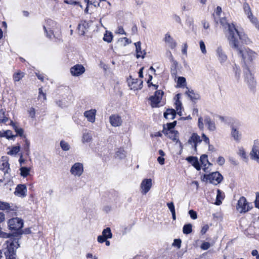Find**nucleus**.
Here are the masks:
<instances>
[{"label": "nucleus", "instance_id": "58836bf2", "mask_svg": "<svg viewBox=\"0 0 259 259\" xmlns=\"http://www.w3.org/2000/svg\"><path fill=\"white\" fill-rule=\"evenodd\" d=\"M11 125H12L13 128L17 133V135H19L21 137L23 136L24 131L22 128L18 127L12 121H11Z\"/></svg>", "mask_w": 259, "mask_h": 259}, {"label": "nucleus", "instance_id": "aec40b11", "mask_svg": "<svg viewBox=\"0 0 259 259\" xmlns=\"http://www.w3.org/2000/svg\"><path fill=\"white\" fill-rule=\"evenodd\" d=\"M27 189L25 185H18L16 188L15 194L16 195L24 197L26 196Z\"/></svg>", "mask_w": 259, "mask_h": 259}, {"label": "nucleus", "instance_id": "c03bdc74", "mask_svg": "<svg viewBox=\"0 0 259 259\" xmlns=\"http://www.w3.org/2000/svg\"><path fill=\"white\" fill-rule=\"evenodd\" d=\"M60 145L62 149L64 151H68L70 148V145L68 143L63 140L61 141Z\"/></svg>", "mask_w": 259, "mask_h": 259}, {"label": "nucleus", "instance_id": "f257e3e1", "mask_svg": "<svg viewBox=\"0 0 259 259\" xmlns=\"http://www.w3.org/2000/svg\"><path fill=\"white\" fill-rule=\"evenodd\" d=\"M220 23L228 39L229 44L237 47L236 39L239 38L242 43L247 44L249 41L247 35L243 32L239 31L233 23L228 22L225 18L220 19Z\"/></svg>", "mask_w": 259, "mask_h": 259}, {"label": "nucleus", "instance_id": "de8ad7c7", "mask_svg": "<svg viewBox=\"0 0 259 259\" xmlns=\"http://www.w3.org/2000/svg\"><path fill=\"white\" fill-rule=\"evenodd\" d=\"M186 80L184 77H179L178 79V85L179 87H183L186 84Z\"/></svg>", "mask_w": 259, "mask_h": 259}, {"label": "nucleus", "instance_id": "bb28decb", "mask_svg": "<svg viewBox=\"0 0 259 259\" xmlns=\"http://www.w3.org/2000/svg\"><path fill=\"white\" fill-rule=\"evenodd\" d=\"M135 45L136 47L137 58H139L140 57H142V58H144L145 57V55L146 54V53L145 52H144L143 54L142 53L141 47V42H137L135 43Z\"/></svg>", "mask_w": 259, "mask_h": 259}, {"label": "nucleus", "instance_id": "4468645a", "mask_svg": "<svg viewBox=\"0 0 259 259\" xmlns=\"http://www.w3.org/2000/svg\"><path fill=\"white\" fill-rule=\"evenodd\" d=\"M110 123L114 127L119 126L122 124V120L120 116L117 114H113L109 117Z\"/></svg>", "mask_w": 259, "mask_h": 259}, {"label": "nucleus", "instance_id": "13d9d810", "mask_svg": "<svg viewBox=\"0 0 259 259\" xmlns=\"http://www.w3.org/2000/svg\"><path fill=\"white\" fill-rule=\"evenodd\" d=\"M198 126L200 130H203L204 128V124L203 122V118L200 117L198 120Z\"/></svg>", "mask_w": 259, "mask_h": 259}, {"label": "nucleus", "instance_id": "c9c22d12", "mask_svg": "<svg viewBox=\"0 0 259 259\" xmlns=\"http://www.w3.org/2000/svg\"><path fill=\"white\" fill-rule=\"evenodd\" d=\"M113 34L112 32L106 31L104 35L103 40L108 43L111 42L113 39Z\"/></svg>", "mask_w": 259, "mask_h": 259}, {"label": "nucleus", "instance_id": "37998d69", "mask_svg": "<svg viewBox=\"0 0 259 259\" xmlns=\"http://www.w3.org/2000/svg\"><path fill=\"white\" fill-rule=\"evenodd\" d=\"M126 152L123 149H119L116 152V157L119 159H123L125 157Z\"/></svg>", "mask_w": 259, "mask_h": 259}, {"label": "nucleus", "instance_id": "4c0bfd02", "mask_svg": "<svg viewBox=\"0 0 259 259\" xmlns=\"http://www.w3.org/2000/svg\"><path fill=\"white\" fill-rule=\"evenodd\" d=\"M20 150V146H13L11 150L8 152V154L10 155H16Z\"/></svg>", "mask_w": 259, "mask_h": 259}, {"label": "nucleus", "instance_id": "2eb2a0df", "mask_svg": "<svg viewBox=\"0 0 259 259\" xmlns=\"http://www.w3.org/2000/svg\"><path fill=\"white\" fill-rule=\"evenodd\" d=\"M243 67L245 80L247 83L253 85L254 83V78L252 73H251L249 66Z\"/></svg>", "mask_w": 259, "mask_h": 259}, {"label": "nucleus", "instance_id": "6e6552de", "mask_svg": "<svg viewBox=\"0 0 259 259\" xmlns=\"http://www.w3.org/2000/svg\"><path fill=\"white\" fill-rule=\"evenodd\" d=\"M70 172L75 177H80L83 172V164L80 162L75 163L71 167Z\"/></svg>", "mask_w": 259, "mask_h": 259}, {"label": "nucleus", "instance_id": "9b49d317", "mask_svg": "<svg viewBox=\"0 0 259 259\" xmlns=\"http://www.w3.org/2000/svg\"><path fill=\"white\" fill-rule=\"evenodd\" d=\"M251 159L259 163V141H254L252 150L250 153Z\"/></svg>", "mask_w": 259, "mask_h": 259}, {"label": "nucleus", "instance_id": "9d476101", "mask_svg": "<svg viewBox=\"0 0 259 259\" xmlns=\"http://www.w3.org/2000/svg\"><path fill=\"white\" fill-rule=\"evenodd\" d=\"M70 73L73 76H78L85 71V68L81 64H76L70 68Z\"/></svg>", "mask_w": 259, "mask_h": 259}, {"label": "nucleus", "instance_id": "412c9836", "mask_svg": "<svg viewBox=\"0 0 259 259\" xmlns=\"http://www.w3.org/2000/svg\"><path fill=\"white\" fill-rule=\"evenodd\" d=\"M216 54L221 63H224L227 60V56L221 47H218L216 50Z\"/></svg>", "mask_w": 259, "mask_h": 259}, {"label": "nucleus", "instance_id": "69168bd1", "mask_svg": "<svg viewBox=\"0 0 259 259\" xmlns=\"http://www.w3.org/2000/svg\"><path fill=\"white\" fill-rule=\"evenodd\" d=\"M64 2L65 3L68 4L74 5H79L80 7H82L81 5H79L78 2H77L76 1H73L72 0H65Z\"/></svg>", "mask_w": 259, "mask_h": 259}, {"label": "nucleus", "instance_id": "1a4fd4ad", "mask_svg": "<svg viewBox=\"0 0 259 259\" xmlns=\"http://www.w3.org/2000/svg\"><path fill=\"white\" fill-rule=\"evenodd\" d=\"M152 180L151 179L143 180L140 185L142 194L143 195L147 194L152 187Z\"/></svg>", "mask_w": 259, "mask_h": 259}, {"label": "nucleus", "instance_id": "72a5a7b5", "mask_svg": "<svg viewBox=\"0 0 259 259\" xmlns=\"http://www.w3.org/2000/svg\"><path fill=\"white\" fill-rule=\"evenodd\" d=\"M20 175L25 178L29 175L30 168L27 167H21L20 168Z\"/></svg>", "mask_w": 259, "mask_h": 259}, {"label": "nucleus", "instance_id": "4d7b16f0", "mask_svg": "<svg viewBox=\"0 0 259 259\" xmlns=\"http://www.w3.org/2000/svg\"><path fill=\"white\" fill-rule=\"evenodd\" d=\"M234 70L235 72V77L237 80H238L240 77V69L235 65V67L234 68Z\"/></svg>", "mask_w": 259, "mask_h": 259}, {"label": "nucleus", "instance_id": "49530a36", "mask_svg": "<svg viewBox=\"0 0 259 259\" xmlns=\"http://www.w3.org/2000/svg\"><path fill=\"white\" fill-rule=\"evenodd\" d=\"M177 121H174L171 123H167L166 124H164L163 126H165V130H168L169 131H173V128L176 126Z\"/></svg>", "mask_w": 259, "mask_h": 259}, {"label": "nucleus", "instance_id": "603ef678", "mask_svg": "<svg viewBox=\"0 0 259 259\" xmlns=\"http://www.w3.org/2000/svg\"><path fill=\"white\" fill-rule=\"evenodd\" d=\"M210 247V244L208 242H204L201 245V248L203 250H207Z\"/></svg>", "mask_w": 259, "mask_h": 259}, {"label": "nucleus", "instance_id": "a19ab883", "mask_svg": "<svg viewBox=\"0 0 259 259\" xmlns=\"http://www.w3.org/2000/svg\"><path fill=\"white\" fill-rule=\"evenodd\" d=\"M186 94L192 100H197L199 98V96L198 94H195L193 90L188 91Z\"/></svg>", "mask_w": 259, "mask_h": 259}, {"label": "nucleus", "instance_id": "6e6d98bb", "mask_svg": "<svg viewBox=\"0 0 259 259\" xmlns=\"http://www.w3.org/2000/svg\"><path fill=\"white\" fill-rule=\"evenodd\" d=\"M167 206L168 207L169 210L170 211L171 213L176 212L175 211V206L173 202H169L167 203Z\"/></svg>", "mask_w": 259, "mask_h": 259}, {"label": "nucleus", "instance_id": "774afa93", "mask_svg": "<svg viewBox=\"0 0 259 259\" xmlns=\"http://www.w3.org/2000/svg\"><path fill=\"white\" fill-rule=\"evenodd\" d=\"M181 240L180 239H175L173 243V245L177 246L179 248L181 247Z\"/></svg>", "mask_w": 259, "mask_h": 259}, {"label": "nucleus", "instance_id": "052dcab7", "mask_svg": "<svg viewBox=\"0 0 259 259\" xmlns=\"http://www.w3.org/2000/svg\"><path fill=\"white\" fill-rule=\"evenodd\" d=\"M107 239V238H105V237L103 236L102 235H99L97 237V241L100 243L104 242Z\"/></svg>", "mask_w": 259, "mask_h": 259}, {"label": "nucleus", "instance_id": "393cba45", "mask_svg": "<svg viewBox=\"0 0 259 259\" xmlns=\"http://www.w3.org/2000/svg\"><path fill=\"white\" fill-rule=\"evenodd\" d=\"M181 95L180 94H178L175 97V106H176V111L178 113V114L180 115H182V112H181V109H182V104L181 102L180 101Z\"/></svg>", "mask_w": 259, "mask_h": 259}, {"label": "nucleus", "instance_id": "0e129e2a", "mask_svg": "<svg viewBox=\"0 0 259 259\" xmlns=\"http://www.w3.org/2000/svg\"><path fill=\"white\" fill-rule=\"evenodd\" d=\"M119 41H120L121 42H122L123 41H124V42H123L124 46H126V45L130 44L132 42V41L126 37H123V38H120L119 40Z\"/></svg>", "mask_w": 259, "mask_h": 259}, {"label": "nucleus", "instance_id": "cd10ccee", "mask_svg": "<svg viewBox=\"0 0 259 259\" xmlns=\"http://www.w3.org/2000/svg\"><path fill=\"white\" fill-rule=\"evenodd\" d=\"M201 164L204 167L203 170L206 171V169L208 168L206 167V164H208L209 165H211V164L208 161L207 159V155L203 154L201 155L200 158Z\"/></svg>", "mask_w": 259, "mask_h": 259}, {"label": "nucleus", "instance_id": "4be33fe9", "mask_svg": "<svg viewBox=\"0 0 259 259\" xmlns=\"http://www.w3.org/2000/svg\"><path fill=\"white\" fill-rule=\"evenodd\" d=\"M164 41L168 44L169 47L171 49H175L177 46V44L176 41L168 33L165 34Z\"/></svg>", "mask_w": 259, "mask_h": 259}, {"label": "nucleus", "instance_id": "e433bc0d", "mask_svg": "<svg viewBox=\"0 0 259 259\" xmlns=\"http://www.w3.org/2000/svg\"><path fill=\"white\" fill-rule=\"evenodd\" d=\"M192 232V225L191 224H187L184 226L183 232L185 234H189Z\"/></svg>", "mask_w": 259, "mask_h": 259}, {"label": "nucleus", "instance_id": "5701e85b", "mask_svg": "<svg viewBox=\"0 0 259 259\" xmlns=\"http://www.w3.org/2000/svg\"><path fill=\"white\" fill-rule=\"evenodd\" d=\"M186 160L192 164V165L198 170L201 169L198 158L196 157L189 156L186 158Z\"/></svg>", "mask_w": 259, "mask_h": 259}, {"label": "nucleus", "instance_id": "423d86ee", "mask_svg": "<svg viewBox=\"0 0 259 259\" xmlns=\"http://www.w3.org/2000/svg\"><path fill=\"white\" fill-rule=\"evenodd\" d=\"M23 222L22 219L14 218L9 220L8 226L11 230H19L22 228Z\"/></svg>", "mask_w": 259, "mask_h": 259}, {"label": "nucleus", "instance_id": "a18cd8bd", "mask_svg": "<svg viewBox=\"0 0 259 259\" xmlns=\"http://www.w3.org/2000/svg\"><path fill=\"white\" fill-rule=\"evenodd\" d=\"M1 168L5 173H8L9 170H10L9 163L8 162H3L1 166Z\"/></svg>", "mask_w": 259, "mask_h": 259}, {"label": "nucleus", "instance_id": "f704fd0d", "mask_svg": "<svg viewBox=\"0 0 259 259\" xmlns=\"http://www.w3.org/2000/svg\"><path fill=\"white\" fill-rule=\"evenodd\" d=\"M102 235L107 239H110L112 237V234L111 229L109 227H107L103 230Z\"/></svg>", "mask_w": 259, "mask_h": 259}, {"label": "nucleus", "instance_id": "ea45409f", "mask_svg": "<svg viewBox=\"0 0 259 259\" xmlns=\"http://www.w3.org/2000/svg\"><path fill=\"white\" fill-rule=\"evenodd\" d=\"M250 22L253 25L255 28L259 31V20L254 16L249 18Z\"/></svg>", "mask_w": 259, "mask_h": 259}, {"label": "nucleus", "instance_id": "20e7f679", "mask_svg": "<svg viewBox=\"0 0 259 259\" xmlns=\"http://www.w3.org/2000/svg\"><path fill=\"white\" fill-rule=\"evenodd\" d=\"M204 179L206 181H209L210 183L216 185L221 183L223 177L220 172L215 171L208 175H205L204 176Z\"/></svg>", "mask_w": 259, "mask_h": 259}, {"label": "nucleus", "instance_id": "ddd939ff", "mask_svg": "<svg viewBox=\"0 0 259 259\" xmlns=\"http://www.w3.org/2000/svg\"><path fill=\"white\" fill-rule=\"evenodd\" d=\"M47 25L44 26V29L46 33V36L51 38L53 36H54V33L52 30V28H53L54 26L56 25V23L54 21H53L52 20H47Z\"/></svg>", "mask_w": 259, "mask_h": 259}, {"label": "nucleus", "instance_id": "a878e982", "mask_svg": "<svg viewBox=\"0 0 259 259\" xmlns=\"http://www.w3.org/2000/svg\"><path fill=\"white\" fill-rule=\"evenodd\" d=\"M176 115V111L173 109H167L164 113V117L168 119H173Z\"/></svg>", "mask_w": 259, "mask_h": 259}, {"label": "nucleus", "instance_id": "7ed1b4c3", "mask_svg": "<svg viewBox=\"0 0 259 259\" xmlns=\"http://www.w3.org/2000/svg\"><path fill=\"white\" fill-rule=\"evenodd\" d=\"M239 40V38L236 39L237 47H235L232 44H229V45L233 49L237 51L239 55L241 56L244 66H248V65L256 57L257 54L249 48L242 49L240 47Z\"/></svg>", "mask_w": 259, "mask_h": 259}, {"label": "nucleus", "instance_id": "a211bd4d", "mask_svg": "<svg viewBox=\"0 0 259 259\" xmlns=\"http://www.w3.org/2000/svg\"><path fill=\"white\" fill-rule=\"evenodd\" d=\"M162 132L169 139L173 141L178 140V135L179 133L177 131H169L168 130H165V126H163V129Z\"/></svg>", "mask_w": 259, "mask_h": 259}, {"label": "nucleus", "instance_id": "79ce46f5", "mask_svg": "<svg viewBox=\"0 0 259 259\" xmlns=\"http://www.w3.org/2000/svg\"><path fill=\"white\" fill-rule=\"evenodd\" d=\"M8 120L9 118L5 116V110H0V122L6 123Z\"/></svg>", "mask_w": 259, "mask_h": 259}, {"label": "nucleus", "instance_id": "f03ea898", "mask_svg": "<svg viewBox=\"0 0 259 259\" xmlns=\"http://www.w3.org/2000/svg\"><path fill=\"white\" fill-rule=\"evenodd\" d=\"M0 237L9 238L6 242L7 247L4 249L6 259H16V251L20 247L19 238L10 237L9 234H4L1 230H0Z\"/></svg>", "mask_w": 259, "mask_h": 259}, {"label": "nucleus", "instance_id": "473e14b6", "mask_svg": "<svg viewBox=\"0 0 259 259\" xmlns=\"http://www.w3.org/2000/svg\"><path fill=\"white\" fill-rule=\"evenodd\" d=\"M25 73L21 71H18L13 74V80L14 82L20 81L23 77H24Z\"/></svg>", "mask_w": 259, "mask_h": 259}, {"label": "nucleus", "instance_id": "3c124183", "mask_svg": "<svg viewBox=\"0 0 259 259\" xmlns=\"http://www.w3.org/2000/svg\"><path fill=\"white\" fill-rule=\"evenodd\" d=\"M3 136L6 137L7 139H9L13 138L15 136H13L12 135V133L11 131L8 130L4 133Z\"/></svg>", "mask_w": 259, "mask_h": 259}, {"label": "nucleus", "instance_id": "6ab92c4d", "mask_svg": "<svg viewBox=\"0 0 259 259\" xmlns=\"http://www.w3.org/2000/svg\"><path fill=\"white\" fill-rule=\"evenodd\" d=\"M200 137L196 133H193L188 140V143L192 145V147L196 151L197 149V144L201 142Z\"/></svg>", "mask_w": 259, "mask_h": 259}, {"label": "nucleus", "instance_id": "338daca9", "mask_svg": "<svg viewBox=\"0 0 259 259\" xmlns=\"http://www.w3.org/2000/svg\"><path fill=\"white\" fill-rule=\"evenodd\" d=\"M217 162L220 165H223L225 162V158L222 156H219L217 160Z\"/></svg>", "mask_w": 259, "mask_h": 259}, {"label": "nucleus", "instance_id": "5fc2aeb1", "mask_svg": "<svg viewBox=\"0 0 259 259\" xmlns=\"http://www.w3.org/2000/svg\"><path fill=\"white\" fill-rule=\"evenodd\" d=\"M28 112L29 113V116L32 118H34L35 117V110L34 108H33V107L30 108L29 110H28Z\"/></svg>", "mask_w": 259, "mask_h": 259}, {"label": "nucleus", "instance_id": "b1692460", "mask_svg": "<svg viewBox=\"0 0 259 259\" xmlns=\"http://www.w3.org/2000/svg\"><path fill=\"white\" fill-rule=\"evenodd\" d=\"M231 134L235 141L236 142L240 141L241 135L239 133L238 130L234 125L231 126Z\"/></svg>", "mask_w": 259, "mask_h": 259}, {"label": "nucleus", "instance_id": "c756f323", "mask_svg": "<svg viewBox=\"0 0 259 259\" xmlns=\"http://www.w3.org/2000/svg\"><path fill=\"white\" fill-rule=\"evenodd\" d=\"M93 140V136L91 133L85 132L83 134L82 137V143H89Z\"/></svg>", "mask_w": 259, "mask_h": 259}, {"label": "nucleus", "instance_id": "7c9ffc66", "mask_svg": "<svg viewBox=\"0 0 259 259\" xmlns=\"http://www.w3.org/2000/svg\"><path fill=\"white\" fill-rule=\"evenodd\" d=\"M224 198V194L220 190H217V195L215 204L220 205L222 203V200Z\"/></svg>", "mask_w": 259, "mask_h": 259}, {"label": "nucleus", "instance_id": "dca6fc26", "mask_svg": "<svg viewBox=\"0 0 259 259\" xmlns=\"http://www.w3.org/2000/svg\"><path fill=\"white\" fill-rule=\"evenodd\" d=\"M97 110L92 109L84 112V116L89 122L94 123L95 121Z\"/></svg>", "mask_w": 259, "mask_h": 259}, {"label": "nucleus", "instance_id": "bf43d9fd", "mask_svg": "<svg viewBox=\"0 0 259 259\" xmlns=\"http://www.w3.org/2000/svg\"><path fill=\"white\" fill-rule=\"evenodd\" d=\"M116 33L120 34L126 35V32L124 31L123 27L121 26H119L116 31Z\"/></svg>", "mask_w": 259, "mask_h": 259}, {"label": "nucleus", "instance_id": "0eeeda50", "mask_svg": "<svg viewBox=\"0 0 259 259\" xmlns=\"http://www.w3.org/2000/svg\"><path fill=\"white\" fill-rule=\"evenodd\" d=\"M163 95V92L162 91L157 90L153 96L150 97L149 100L151 101L150 104L152 107H158V104L160 102Z\"/></svg>", "mask_w": 259, "mask_h": 259}, {"label": "nucleus", "instance_id": "2f4dec72", "mask_svg": "<svg viewBox=\"0 0 259 259\" xmlns=\"http://www.w3.org/2000/svg\"><path fill=\"white\" fill-rule=\"evenodd\" d=\"M243 10L245 14L247 15V17L248 19L253 16L251 12L250 7L248 4H247V3H245L243 4Z\"/></svg>", "mask_w": 259, "mask_h": 259}, {"label": "nucleus", "instance_id": "864d4df0", "mask_svg": "<svg viewBox=\"0 0 259 259\" xmlns=\"http://www.w3.org/2000/svg\"><path fill=\"white\" fill-rule=\"evenodd\" d=\"M189 214L190 217L193 220H196L197 218L196 212L192 209L189 211Z\"/></svg>", "mask_w": 259, "mask_h": 259}, {"label": "nucleus", "instance_id": "c85d7f7f", "mask_svg": "<svg viewBox=\"0 0 259 259\" xmlns=\"http://www.w3.org/2000/svg\"><path fill=\"white\" fill-rule=\"evenodd\" d=\"M88 26V23L85 22L80 23L78 25V33L80 35H83L85 34V31L87 29Z\"/></svg>", "mask_w": 259, "mask_h": 259}, {"label": "nucleus", "instance_id": "f8f14e48", "mask_svg": "<svg viewBox=\"0 0 259 259\" xmlns=\"http://www.w3.org/2000/svg\"><path fill=\"white\" fill-rule=\"evenodd\" d=\"M128 83L131 90H138L142 89L143 81L137 78H131L128 80Z\"/></svg>", "mask_w": 259, "mask_h": 259}, {"label": "nucleus", "instance_id": "8fccbe9b", "mask_svg": "<svg viewBox=\"0 0 259 259\" xmlns=\"http://www.w3.org/2000/svg\"><path fill=\"white\" fill-rule=\"evenodd\" d=\"M200 48L203 54H205L206 53V50L205 48V45L204 42L202 40H200L199 42Z\"/></svg>", "mask_w": 259, "mask_h": 259}, {"label": "nucleus", "instance_id": "39448f33", "mask_svg": "<svg viewBox=\"0 0 259 259\" xmlns=\"http://www.w3.org/2000/svg\"><path fill=\"white\" fill-rule=\"evenodd\" d=\"M236 209L240 213H245L249 211L251 207L249 206L246 198L242 196L238 201Z\"/></svg>", "mask_w": 259, "mask_h": 259}, {"label": "nucleus", "instance_id": "09e8293b", "mask_svg": "<svg viewBox=\"0 0 259 259\" xmlns=\"http://www.w3.org/2000/svg\"><path fill=\"white\" fill-rule=\"evenodd\" d=\"M10 207V204L8 203L1 202L0 203V209L2 210H8Z\"/></svg>", "mask_w": 259, "mask_h": 259}, {"label": "nucleus", "instance_id": "e2e57ef3", "mask_svg": "<svg viewBox=\"0 0 259 259\" xmlns=\"http://www.w3.org/2000/svg\"><path fill=\"white\" fill-rule=\"evenodd\" d=\"M255 205L259 208V192L255 193V200L254 201Z\"/></svg>", "mask_w": 259, "mask_h": 259}, {"label": "nucleus", "instance_id": "f3484780", "mask_svg": "<svg viewBox=\"0 0 259 259\" xmlns=\"http://www.w3.org/2000/svg\"><path fill=\"white\" fill-rule=\"evenodd\" d=\"M204 123L207 126L208 130L210 132H214L216 130L217 127L214 121L212 120L211 118L206 115L204 119Z\"/></svg>", "mask_w": 259, "mask_h": 259}, {"label": "nucleus", "instance_id": "680f3d73", "mask_svg": "<svg viewBox=\"0 0 259 259\" xmlns=\"http://www.w3.org/2000/svg\"><path fill=\"white\" fill-rule=\"evenodd\" d=\"M39 95H38V98L39 99H41V95H43V100L45 101L46 100V95L42 92V90L41 88L39 89Z\"/></svg>", "mask_w": 259, "mask_h": 259}]
</instances>
